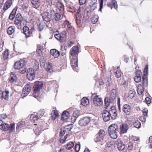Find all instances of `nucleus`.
<instances>
[{"label":"nucleus","instance_id":"obj_1","mask_svg":"<svg viewBox=\"0 0 152 152\" xmlns=\"http://www.w3.org/2000/svg\"><path fill=\"white\" fill-rule=\"evenodd\" d=\"M107 109L104 110L102 113V117L104 121H107L110 120V118L112 120L116 119L117 117V111L115 109V107L112 106L109 110Z\"/></svg>","mask_w":152,"mask_h":152},{"label":"nucleus","instance_id":"obj_58","mask_svg":"<svg viewBox=\"0 0 152 152\" xmlns=\"http://www.w3.org/2000/svg\"><path fill=\"white\" fill-rule=\"evenodd\" d=\"M75 151L78 152L80 149V145L79 144H76L75 145Z\"/></svg>","mask_w":152,"mask_h":152},{"label":"nucleus","instance_id":"obj_48","mask_svg":"<svg viewBox=\"0 0 152 152\" xmlns=\"http://www.w3.org/2000/svg\"><path fill=\"white\" fill-rule=\"evenodd\" d=\"M73 125L72 124H69L66 125L64 128L66 131H69L72 129Z\"/></svg>","mask_w":152,"mask_h":152},{"label":"nucleus","instance_id":"obj_50","mask_svg":"<svg viewBox=\"0 0 152 152\" xmlns=\"http://www.w3.org/2000/svg\"><path fill=\"white\" fill-rule=\"evenodd\" d=\"M54 35L55 38L58 40H60L61 41V38L60 34L56 32L54 34Z\"/></svg>","mask_w":152,"mask_h":152},{"label":"nucleus","instance_id":"obj_32","mask_svg":"<svg viewBox=\"0 0 152 152\" xmlns=\"http://www.w3.org/2000/svg\"><path fill=\"white\" fill-rule=\"evenodd\" d=\"M64 27L66 30H71L72 27L67 21H65L64 24Z\"/></svg>","mask_w":152,"mask_h":152},{"label":"nucleus","instance_id":"obj_12","mask_svg":"<svg viewBox=\"0 0 152 152\" xmlns=\"http://www.w3.org/2000/svg\"><path fill=\"white\" fill-rule=\"evenodd\" d=\"M23 18L20 14H18L16 16L14 23L16 25H20L21 23Z\"/></svg>","mask_w":152,"mask_h":152},{"label":"nucleus","instance_id":"obj_37","mask_svg":"<svg viewBox=\"0 0 152 152\" xmlns=\"http://www.w3.org/2000/svg\"><path fill=\"white\" fill-rule=\"evenodd\" d=\"M43 49V48L42 46L40 45H37V51L39 56H41L42 54V52Z\"/></svg>","mask_w":152,"mask_h":152},{"label":"nucleus","instance_id":"obj_16","mask_svg":"<svg viewBox=\"0 0 152 152\" xmlns=\"http://www.w3.org/2000/svg\"><path fill=\"white\" fill-rule=\"evenodd\" d=\"M131 107L127 104L124 105L123 107V111L127 115H129L131 111Z\"/></svg>","mask_w":152,"mask_h":152},{"label":"nucleus","instance_id":"obj_23","mask_svg":"<svg viewBox=\"0 0 152 152\" xmlns=\"http://www.w3.org/2000/svg\"><path fill=\"white\" fill-rule=\"evenodd\" d=\"M17 79V77L16 75L12 72H11L10 76L9 78L10 81L11 83L15 82L16 81Z\"/></svg>","mask_w":152,"mask_h":152},{"label":"nucleus","instance_id":"obj_54","mask_svg":"<svg viewBox=\"0 0 152 152\" xmlns=\"http://www.w3.org/2000/svg\"><path fill=\"white\" fill-rule=\"evenodd\" d=\"M29 93V92L23 90L22 91L21 96H22V97L23 98L26 96Z\"/></svg>","mask_w":152,"mask_h":152},{"label":"nucleus","instance_id":"obj_25","mask_svg":"<svg viewBox=\"0 0 152 152\" xmlns=\"http://www.w3.org/2000/svg\"><path fill=\"white\" fill-rule=\"evenodd\" d=\"M97 6V4L96 2H93L91 4L88 6L87 9L93 11L96 8Z\"/></svg>","mask_w":152,"mask_h":152},{"label":"nucleus","instance_id":"obj_21","mask_svg":"<svg viewBox=\"0 0 152 152\" xmlns=\"http://www.w3.org/2000/svg\"><path fill=\"white\" fill-rule=\"evenodd\" d=\"M108 132L110 131H118V126L115 124H113L108 127Z\"/></svg>","mask_w":152,"mask_h":152},{"label":"nucleus","instance_id":"obj_20","mask_svg":"<svg viewBox=\"0 0 152 152\" xmlns=\"http://www.w3.org/2000/svg\"><path fill=\"white\" fill-rule=\"evenodd\" d=\"M71 65L74 70L76 71L74 68H75L78 66V59L77 58H73V59L71 63Z\"/></svg>","mask_w":152,"mask_h":152},{"label":"nucleus","instance_id":"obj_51","mask_svg":"<svg viewBox=\"0 0 152 152\" xmlns=\"http://www.w3.org/2000/svg\"><path fill=\"white\" fill-rule=\"evenodd\" d=\"M112 6H113L114 8L115 9H117L118 8L117 3L116 1L115 0H113L111 2Z\"/></svg>","mask_w":152,"mask_h":152},{"label":"nucleus","instance_id":"obj_52","mask_svg":"<svg viewBox=\"0 0 152 152\" xmlns=\"http://www.w3.org/2000/svg\"><path fill=\"white\" fill-rule=\"evenodd\" d=\"M79 112L78 110H75L73 113V115L74 117L76 118H77L79 115Z\"/></svg>","mask_w":152,"mask_h":152},{"label":"nucleus","instance_id":"obj_19","mask_svg":"<svg viewBox=\"0 0 152 152\" xmlns=\"http://www.w3.org/2000/svg\"><path fill=\"white\" fill-rule=\"evenodd\" d=\"M50 53L55 58H58L60 56V52L55 49H51L50 50Z\"/></svg>","mask_w":152,"mask_h":152},{"label":"nucleus","instance_id":"obj_57","mask_svg":"<svg viewBox=\"0 0 152 152\" xmlns=\"http://www.w3.org/2000/svg\"><path fill=\"white\" fill-rule=\"evenodd\" d=\"M111 78H107V81L105 83L107 86H110L111 85Z\"/></svg>","mask_w":152,"mask_h":152},{"label":"nucleus","instance_id":"obj_60","mask_svg":"<svg viewBox=\"0 0 152 152\" xmlns=\"http://www.w3.org/2000/svg\"><path fill=\"white\" fill-rule=\"evenodd\" d=\"M66 131V130L64 128L63 129H61L60 132V136H63L65 134Z\"/></svg>","mask_w":152,"mask_h":152},{"label":"nucleus","instance_id":"obj_46","mask_svg":"<svg viewBox=\"0 0 152 152\" xmlns=\"http://www.w3.org/2000/svg\"><path fill=\"white\" fill-rule=\"evenodd\" d=\"M66 31H63L60 34L61 38V41H62L64 39L66 36Z\"/></svg>","mask_w":152,"mask_h":152},{"label":"nucleus","instance_id":"obj_41","mask_svg":"<svg viewBox=\"0 0 152 152\" xmlns=\"http://www.w3.org/2000/svg\"><path fill=\"white\" fill-rule=\"evenodd\" d=\"M14 27H10L8 28L7 30V33L9 35H11L14 32Z\"/></svg>","mask_w":152,"mask_h":152},{"label":"nucleus","instance_id":"obj_47","mask_svg":"<svg viewBox=\"0 0 152 152\" xmlns=\"http://www.w3.org/2000/svg\"><path fill=\"white\" fill-rule=\"evenodd\" d=\"M55 14L54 19L56 21H57L59 20V19L61 17L60 14L58 13H56Z\"/></svg>","mask_w":152,"mask_h":152},{"label":"nucleus","instance_id":"obj_62","mask_svg":"<svg viewBox=\"0 0 152 152\" xmlns=\"http://www.w3.org/2000/svg\"><path fill=\"white\" fill-rule=\"evenodd\" d=\"M148 110L147 108H144L143 111V114L145 116H147Z\"/></svg>","mask_w":152,"mask_h":152},{"label":"nucleus","instance_id":"obj_55","mask_svg":"<svg viewBox=\"0 0 152 152\" xmlns=\"http://www.w3.org/2000/svg\"><path fill=\"white\" fill-rule=\"evenodd\" d=\"M99 11H102V9L103 8V0H99Z\"/></svg>","mask_w":152,"mask_h":152},{"label":"nucleus","instance_id":"obj_64","mask_svg":"<svg viewBox=\"0 0 152 152\" xmlns=\"http://www.w3.org/2000/svg\"><path fill=\"white\" fill-rule=\"evenodd\" d=\"M86 0H79V3L80 5L85 4L86 2Z\"/></svg>","mask_w":152,"mask_h":152},{"label":"nucleus","instance_id":"obj_63","mask_svg":"<svg viewBox=\"0 0 152 152\" xmlns=\"http://www.w3.org/2000/svg\"><path fill=\"white\" fill-rule=\"evenodd\" d=\"M45 60H42V61H40V66L41 67H44L45 65Z\"/></svg>","mask_w":152,"mask_h":152},{"label":"nucleus","instance_id":"obj_59","mask_svg":"<svg viewBox=\"0 0 152 152\" xmlns=\"http://www.w3.org/2000/svg\"><path fill=\"white\" fill-rule=\"evenodd\" d=\"M98 20V19L97 17L94 16L92 18L91 22L93 23H96Z\"/></svg>","mask_w":152,"mask_h":152},{"label":"nucleus","instance_id":"obj_40","mask_svg":"<svg viewBox=\"0 0 152 152\" xmlns=\"http://www.w3.org/2000/svg\"><path fill=\"white\" fill-rule=\"evenodd\" d=\"M119 66H118L117 68L118 70H117V71L114 73V75L115 77L118 78L120 77L121 75V71L119 69Z\"/></svg>","mask_w":152,"mask_h":152},{"label":"nucleus","instance_id":"obj_49","mask_svg":"<svg viewBox=\"0 0 152 152\" xmlns=\"http://www.w3.org/2000/svg\"><path fill=\"white\" fill-rule=\"evenodd\" d=\"M3 55L4 59H7L8 58L9 55L8 50H5L4 52L3 53Z\"/></svg>","mask_w":152,"mask_h":152},{"label":"nucleus","instance_id":"obj_31","mask_svg":"<svg viewBox=\"0 0 152 152\" xmlns=\"http://www.w3.org/2000/svg\"><path fill=\"white\" fill-rule=\"evenodd\" d=\"M39 119V116L37 115L31 114L30 116V120L32 122L35 123Z\"/></svg>","mask_w":152,"mask_h":152},{"label":"nucleus","instance_id":"obj_43","mask_svg":"<svg viewBox=\"0 0 152 152\" xmlns=\"http://www.w3.org/2000/svg\"><path fill=\"white\" fill-rule=\"evenodd\" d=\"M57 6L58 9H59V10L61 11H63L64 9V6L61 2H58L57 3Z\"/></svg>","mask_w":152,"mask_h":152},{"label":"nucleus","instance_id":"obj_8","mask_svg":"<svg viewBox=\"0 0 152 152\" xmlns=\"http://www.w3.org/2000/svg\"><path fill=\"white\" fill-rule=\"evenodd\" d=\"M91 120L90 117H83L79 120L78 124L81 126H86L88 124Z\"/></svg>","mask_w":152,"mask_h":152},{"label":"nucleus","instance_id":"obj_10","mask_svg":"<svg viewBox=\"0 0 152 152\" xmlns=\"http://www.w3.org/2000/svg\"><path fill=\"white\" fill-rule=\"evenodd\" d=\"M25 65V61L23 60H20L16 62L14 65V68L16 69H19L23 68Z\"/></svg>","mask_w":152,"mask_h":152},{"label":"nucleus","instance_id":"obj_24","mask_svg":"<svg viewBox=\"0 0 152 152\" xmlns=\"http://www.w3.org/2000/svg\"><path fill=\"white\" fill-rule=\"evenodd\" d=\"M129 126L126 124H123L120 128L121 132L122 134H124L126 133L129 129Z\"/></svg>","mask_w":152,"mask_h":152},{"label":"nucleus","instance_id":"obj_35","mask_svg":"<svg viewBox=\"0 0 152 152\" xmlns=\"http://www.w3.org/2000/svg\"><path fill=\"white\" fill-rule=\"evenodd\" d=\"M135 93V92L134 91L130 90L128 92V98L129 99H131L133 98L134 96Z\"/></svg>","mask_w":152,"mask_h":152},{"label":"nucleus","instance_id":"obj_18","mask_svg":"<svg viewBox=\"0 0 152 152\" xmlns=\"http://www.w3.org/2000/svg\"><path fill=\"white\" fill-rule=\"evenodd\" d=\"M117 147L120 151H122L124 150L125 148V146L124 143L120 140H118L117 141Z\"/></svg>","mask_w":152,"mask_h":152},{"label":"nucleus","instance_id":"obj_3","mask_svg":"<svg viewBox=\"0 0 152 152\" xmlns=\"http://www.w3.org/2000/svg\"><path fill=\"white\" fill-rule=\"evenodd\" d=\"M43 86V83L42 82L38 81L35 83L33 87V95L34 97L37 98L38 96L39 91L42 88Z\"/></svg>","mask_w":152,"mask_h":152},{"label":"nucleus","instance_id":"obj_26","mask_svg":"<svg viewBox=\"0 0 152 152\" xmlns=\"http://www.w3.org/2000/svg\"><path fill=\"white\" fill-rule=\"evenodd\" d=\"M142 79V83L143 85V86L144 87H147L148 86V77L145 74H144L143 77Z\"/></svg>","mask_w":152,"mask_h":152},{"label":"nucleus","instance_id":"obj_29","mask_svg":"<svg viewBox=\"0 0 152 152\" xmlns=\"http://www.w3.org/2000/svg\"><path fill=\"white\" fill-rule=\"evenodd\" d=\"M81 102V104L84 106H87L89 103V100L86 97H83Z\"/></svg>","mask_w":152,"mask_h":152},{"label":"nucleus","instance_id":"obj_33","mask_svg":"<svg viewBox=\"0 0 152 152\" xmlns=\"http://www.w3.org/2000/svg\"><path fill=\"white\" fill-rule=\"evenodd\" d=\"M52 64L49 62H48L46 63L45 69L47 71L49 72H51L52 71L51 69Z\"/></svg>","mask_w":152,"mask_h":152},{"label":"nucleus","instance_id":"obj_56","mask_svg":"<svg viewBox=\"0 0 152 152\" xmlns=\"http://www.w3.org/2000/svg\"><path fill=\"white\" fill-rule=\"evenodd\" d=\"M148 65H146L145 66V67L144 70L143 72L145 73V74H144L146 75V76H147V75H148Z\"/></svg>","mask_w":152,"mask_h":152},{"label":"nucleus","instance_id":"obj_14","mask_svg":"<svg viewBox=\"0 0 152 152\" xmlns=\"http://www.w3.org/2000/svg\"><path fill=\"white\" fill-rule=\"evenodd\" d=\"M32 5V7L37 9L39 8L41 4L39 0H30Z\"/></svg>","mask_w":152,"mask_h":152},{"label":"nucleus","instance_id":"obj_13","mask_svg":"<svg viewBox=\"0 0 152 152\" xmlns=\"http://www.w3.org/2000/svg\"><path fill=\"white\" fill-rule=\"evenodd\" d=\"M23 32L26 36V37H28L31 36L32 34V31L31 32L29 28L27 26H24L23 28Z\"/></svg>","mask_w":152,"mask_h":152},{"label":"nucleus","instance_id":"obj_28","mask_svg":"<svg viewBox=\"0 0 152 152\" xmlns=\"http://www.w3.org/2000/svg\"><path fill=\"white\" fill-rule=\"evenodd\" d=\"M110 137L113 139H115L117 137V134L118 131L108 132Z\"/></svg>","mask_w":152,"mask_h":152},{"label":"nucleus","instance_id":"obj_30","mask_svg":"<svg viewBox=\"0 0 152 152\" xmlns=\"http://www.w3.org/2000/svg\"><path fill=\"white\" fill-rule=\"evenodd\" d=\"M137 91L138 94L139 95H141L143 94L144 91L143 88L141 84L138 85L137 87Z\"/></svg>","mask_w":152,"mask_h":152},{"label":"nucleus","instance_id":"obj_39","mask_svg":"<svg viewBox=\"0 0 152 152\" xmlns=\"http://www.w3.org/2000/svg\"><path fill=\"white\" fill-rule=\"evenodd\" d=\"M9 93V91H6L2 92V97L4 98L5 99H7L8 98Z\"/></svg>","mask_w":152,"mask_h":152},{"label":"nucleus","instance_id":"obj_53","mask_svg":"<svg viewBox=\"0 0 152 152\" xmlns=\"http://www.w3.org/2000/svg\"><path fill=\"white\" fill-rule=\"evenodd\" d=\"M44 26L42 23H40L38 25V29L39 31H42L43 29Z\"/></svg>","mask_w":152,"mask_h":152},{"label":"nucleus","instance_id":"obj_44","mask_svg":"<svg viewBox=\"0 0 152 152\" xmlns=\"http://www.w3.org/2000/svg\"><path fill=\"white\" fill-rule=\"evenodd\" d=\"M134 126L136 128H140L141 126V124L138 121H136L134 123Z\"/></svg>","mask_w":152,"mask_h":152},{"label":"nucleus","instance_id":"obj_34","mask_svg":"<svg viewBox=\"0 0 152 152\" xmlns=\"http://www.w3.org/2000/svg\"><path fill=\"white\" fill-rule=\"evenodd\" d=\"M94 140L96 142H99L98 144H100V145H102L103 144L102 142H100L103 140V139L99 137L98 134L96 135V137L94 138Z\"/></svg>","mask_w":152,"mask_h":152},{"label":"nucleus","instance_id":"obj_27","mask_svg":"<svg viewBox=\"0 0 152 152\" xmlns=\"http://www.w3.org/2000/svg\"><path fill=\"white\" fill-rule=\"evenodd\" d=\"M69 113L68 112L65 111L63 112L61 115V119L62 120H66L68 118Z\"/></svg>","mask_w":152,"mask_h":152},{"label":"nucleus","instance_id":"obj_15","mask_svg":"<svg viewBox=\"0 0 152 152\" xmlns=\"http://www.w3.org/2000/svg\"><path fill=\"white\" fill-rule=\"evenodd\" d=\"M12 4V0H7L5 3L3 8V10L4 11L7 10L10 7Z\"/></svg>","mask_w":152,"mask_h":152},{"label":"nucleus","instance_id":"obj_22","mask_svg":"<svg viewBox=\"0 0 152 152\" xmlns=\"http://www.w3.org/2000/svg\"><path fill=\"white\" fill-rule=\"evenodd\" d=\"M26 126V123L25 121H21L19 122L16 126V130L19 131V129L24 127Z\"/></svg>","mask_w":152,"mask_h":152},{"label":"nucleus","instance_id":"obj_6","mask_svg":"<svg viewBox=\"0 0 152 152\" xmlns=\"http://www.w3.org/2000/svg\"><path fill=\"white\" fill-rule=\"evenodd\" d=\"M15 128V125L13 123L10 124V126L8 124L4 123L0 125V129L4 131L10 130L12 132L14 131Z\"/></svg>","mask_w":152,"mask_h":152},{"label":"nucleus","instance_id":"obj_9","mask_svg":"<svg viewBox=\"0 0 152 152\" xmlns=\"http://www.w3.org/2000/svg\"><path fill=\"white\" fill-rule=\"evenodd\" d=\"M79 49L78 47L76 46H73L71 49L70 51V54L75 58H77L79 53Z\"/></svg>","mask_w":152,"mask_h":152},{"label":"nucleus","instance_id":"obj_38","mask_svg":"<svg viewBox=\"0 0 152 152\" xmlns=\"http://www.w3.org/2000/svg\"><path fill=\"white\" fill-rule=\"evenodd\" d=\"M98 134L99 137L103 139L105 135V132L104 130L101 129L99 130L98 134Z\"/></svg>","mask_w":152,"mask_h":152},{"label":"nucleus","instance_id":"obj_4","mask_svg":"<svg viewBox=\"0 0 152 152\" xmlns=\"http://www.w3.org/2000/svg\"><path fill=\"white\" fill-rule=\"evenodd\" d=\"M37 69H33L32 68H29L27 71V77L30 80H32L35 77V72L37 71L39 69V66L37 65L35 66Z\"/></svg>","mask_w":152,"mask_h":152},{"label":"nucleus","instance_id":"obj_5","mask_svg":"<svg viewBox=\"0 0 152 152\" xmlns=\"http://www.w3.org/2000/svg\"><path fill=\"white\" fill-rule=\"evenodd\" d=\"M91 99L93 101L94 104L96 106H100L103 104L102 98L95 93L92 95Z\"/></svg>","mask_w":152,"mask_h":152},{"label":"nucleus","instance_id":"obj_61","mask_svg":"<svg viewBox=\"0 0 152 152\" xmlns=\"http://www.w3.org/2000/svg\"><path fill=\"white\" fill-rule=\"evenodd\" d=\"M18 7H16L12 10V12H11L10 14L12 15H15L16 13V11L17 10Z\"/></svg>","mask_w":152,"mask_h":152},{"label":"nucleus","instance_id":"obj_2","mask_svg":"<svg viewBox=\"0 0 152 152\" xmlns=\"http://www.w3.org/2000/svg\"><path fill=\"white\" fill-rule=\"evenodd\" d=\"M116 94V90L115 89H113L108 96L106 97L104 99L105 109H107V108L108 107L110 103H113L115 101Z\"/></svg>","mask_w":152,"mask_h":152},{"label":"nucleus","instance_id":"obj_45","mask_svg":"<svg viewBox=\"0 0 152 152\" xmlns=\"http://www.w3.org/2000/svg\"><path fill=\"white\" fill-rule=\"evenodd\" d=\"M45 111L44 110H42L39 111L37 113V115L39 116V118H41L45 113Z\"/></svg>","mask_w":152,"mask_h":152},{"label":"nucleus","instance_id":"obj_7","mask_svg":"<svg viewBox=\"0 0 152 152\" xmlns=\"http://www.w3.org/2000/svg\"><path fill=\"white\" fill-rule=\"evenodd\" d=\"M55 11L51 10H50V13L49 14L48 12H43L42 14V16L44 21L46 22H48L51 20V18L52 17V15L54 14Z\"/></svg>","mask_w":152,"mask_h":152},{"label":"nucleus","instance_id":"obj_42","mask_svg":"<svg viewBox=\"0 0 152 152\" xmlns=\"http://www.w3.org/2000/svg\"><path fill=\"white\" fill-rule=\"evenodd\" d=\"M31 87L30 84H27L23 88V90L30 92L31 90Z\"/></svg>","mask_w":152,"mask_h":152},{"label":"nucleus","instance_id":"obj_36","mask_svg":"<svg viewBox=\"0 0 152 152\" xmlns=\"http://www.w3.org/2000/svg\"><path fill=\"white\" fill-rule=\"evenodd\" d=\"M74 146V142H70L68 143L66 145V148L67 149L69 150L72 148Z\"/></svg>","mask_w":152,"mask_h":152},{"label":"nucleus","instance_id":"obj_17","mask_svg":"<svg viewBox=\"0 0 152 152\" xmlns=\"http://www.w3.org/2000/svg\"><path fill=\"white\" fill-rule=\"evenodd\" d=\"M44 130L43 126L41 124H39L35 129L34 132L37 135H39L41 133V131Z\"/></svg>","mask_w":152,"mask_h":152},{"label":"nucleus","instance_id":"obj_11","mask_svg":"<svg viewBox=\"0 0 152 152\" xmlns=\"http://www.w3.org/2000/svg\"><path fill=\"white\" fill-rule=\"evenodd\" d=\"M142 72L140 70H137L135 72V76L134 77V81L136 83L140 82L141 80Z\"/></svg>","mask_w":152,"mask_h":152}]
</instances>
